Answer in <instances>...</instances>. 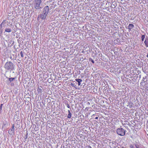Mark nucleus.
I'll return each instance as SVG.
<instances>
[{"label":"nucleus","instance_id":"nucleus-22","mask_svg":"<svg viewBox=\"0 0 148 148\" xmlns=\"http://www.w3.org/2000/svg\"><path fill=\"white\" fill-rule=\"evenodd\" d=\"M20 54L21 57H23V53L22 51H21Z\"/></svg>","mask_w":148,"mask_h":148},{"label":"nucleus","instance_id":"nucleus-13","mask_svg":"<svg viewBox=\"0 0 148 148\" xmlns=\"http://www.w3.org/2000/svg\"><path fill=\"white\" fill-rule=\"evenodd\" d=\"M68 112L69 114L67 116V118H70L71 116V112L69 110H68Z\"/></svg>","mask_w":148,"mask_h":148},{"label":"nucleus","instance_id":"nucleus-9","mask_svg":"<svg viewBox=\"0 0 148 148\" xmlns=\"http://www.w3.org/2000/svg\"><path fill=\"white\" fill-rule=\"evenodd\" d=\"M75 80L78 82V86L81 85V82L82 81V80L81 79H76Z\"/></svg>","mask_w":148,"mask_h":148},{"label":"nucleus","instance_id":"nucleus-28","mask_svg":"<svg viewBox=\"0 0 148 148\" xmlns=\"http://www.w3.org/2000/svg\"><path fill=\"white\" fill-rule=\"evenodd\" d=\"M146 77H147L146 76H145V77H143L142 80H145V79L146 78Z\"/></svg>","mask_w":148,"mask_h":148},{"label":"nucleus","instance_id":"nucleus-14","mask_svg":"<svg viewBox=\"0 0 148 148\" xmlns=\"http://www.w3.org/2000/svg\"><path fill=\"white\" fill-rule=\"evenodd\" d=\"M42 87L40 86V87H38L37 90L38 92L39 93H41L42 91Z\"/></svg>","mask_w":148,"mask_h":148},{"label":"nucleus","instance_id":"nucleus-19","mask_svg":"<svg viewBox=\"0 0 148 148\" xmlns=\"http://www.w3.org/2000/svg\"><path fill=\"white\" fill-rule=\"evenodd\" d=\"M14 79H15L14 78L11 77V78H9V80L10 81V82H11Z\"/></svg>","mask_w":148,"mask_h":148},{"label":"nucleus","instance_id":"nucleus-15","mask_svg":"<svg viewBox=\"0 0 148 148\" xmlns=\"http://www.w3.org/2000/svg\"><path fill=\"white\" fill-rule=\"evenodd\" d=\"M11 65H4V67L5 69L9 70L10 69Z\"/></svg>","mask_w":148,"mask_h":148},{"label":"nucleus","instance_id":"nucleus-27","mask_svg":"<svg viewBox=\"0 0 148 148\" xmlns=\"http://www.w3.org/2000/svg\"><path fill=\"white\" fill-rule=\"evenodd\" d=\"M27 134H26V135L25 136V139H27Z\"/></svg>","mask_w":148,"mask_h":148},{"label":"nucleus","instance_id":"nucleus-20","mask_svg":"<svg viewBox=\"0 0 148 148\" xmlns=\"http://www.w3.org/2000/svg\"><path fill=\"white\" fill-rule=\"evenodd\" d=\"M145 38V35H142L141 36V40L142 41H143Z\"/></svg>","mask_w":148,"mask_h":148},{"label":"nucleus","instance_id":"nucleus-11","mask_svg":"<svg viewBox=\"0 0 148 148\" xmlns=\"http://www.w3.org/2000/svg\"><path fill=\"white\" fill-rule=\"evenodd\" d=\"M144 43L145 46L147 47H148V38H146L145 40L144 41Z\"/></svg>","mask_w":148,"mask_h":148},{"label":"nucleus","instance_id":"nucleus-16","mask_svg":"<svg viewBox=\"0 0 148 148\" xmlns=\"http://www.w3.org/2000/svg\"><path fill=\"white\" fill-rule=\"evenodd\" d=\"M89 62H92V63L93 64H94L95 63H96V62H97V61L95 60V62L94 61V60L91 58H90L89 59Z\"/></svg>","mask_w":148,"mask_h":148},{"label":"nucleus","instance_id":"nucleus-21","mask_svg":"<svg viewBox=\"0 0 148 148\" xmlns=\"http://www.w3.org/2000/svg\"><path fill=\"white\" fill-rule=\"evenodd\" d=\"M3 32V30L2 29L0 28V36L1 35Z\"/></svg>","mask_w":148,"mask_h":148},{"label":"nucleus","instance_id":"nucleus-30","mask_svg":"<svg viewBox=\"0 0 148 148\" xmlns=\"http://www.w3.org/2000/svg\"><path fill=\"white\" fill-rule=\"evenodd\" d=\"M112 8H114V7H115V6L113 4L112 5Z\"/></svg>","mask_w":148,"mask_h":148},{"label":"nucleus","instance_id":"nucleus-1","mask_svg":"<svg viewBox=\"0 0 148 148\" xmlns=\"http://www.w3.org/2000/svg\"><path fill=\"white\" fill-rule=\"evenodd\" d=\"M126 131V130H125L123 128H119L117 129L116 132L120 136H123L125 135Z\"/></svg>","mask_w":148,"mask_h":148},{"label":"nucleus","instance_id":"nucleus-35","mask_svg":"<svg viewBox=\"0 0 148 148\" xmlns=\"http://www.w3.org/2000/svg\"><path fill=\"white\" fill-rule=\"evenodd\" d=\"M79 66H82V65H79Z\"/></svg>","mask_w":148,"mask_h":148},{"label":"nucleus","instance_id":"nucleus-5","mask_svg":"<svg viewBox=\"0 0 148 148\" xmlns=\"http://www.w3.org/2000/svg\"><path fill=\"white\" fill-rule=\"evenodd\" d=\"M47 15V14L42 13V14H40L38 16V18H40L42 20L45 19L46 18Z\"/></svg>","mask_w":148,"mask_h":148},{"label":"nucleus","instance_id":"nucleus-36","mask_svg":"<svg viewBox=\"0 0 148 148\" xmlns=\"http://www.w3.org/2000/svg\"><path fill=\"white\" fill-rule=\"evenodd\" d=\"M131 107H132V106H131V107L130 106V108H131Z\"/></svg>","mask_w":148,"mask_h":148},{"label":"nucleus","instance_id":"nucleus-7","mask_svg":"<svg viewBox=\"0 0 148 148\" xmlns=\"http://www.w3.org/2000/svg\"><path fill=\"white\" fill-rule=\"evenodd\" d=\"M6 24H7L6 23L5 20H4L0 25V28L2 29L3 27H5V26Z\"/></svg>","mask_w":148,"mask_h":148},{"label":"nucleus","instance_id":"nucleus-12","mask_svg":"<svg viewBox=\"0 0 148 148\" xmlns=\"http://www.w3.org/2000/svg\"><path fill=\"white\" fill-rule=\"evenodd\" d=\"M60 66L61 68H64V71H66V69H68L67 67H68V65H60Z\"/></svg>","mask_w":148,"mask_h":148},{"label":"nucleus","instance_id":"nucleus-32","mask_svg":"<svg viewBox=\"0 0 148 148\" xmlns=\"http://www.w3.org/2000/svg\"><path fill=\"white\" fill-rule=\"evenodd\" d=\"M95 119H98V117H96L95 118Z\"/></svg>","mask_w":148,"mask_h":148},{"label":"nucleus","instance_id":"nucleus-34","mask_svg":"<svg viewBox=\"0 0 148 148\" xmlns=\"http://www.w3.org/2000/svg\"><path fill=\"white\" fill-rule=\"evenodd\" d=\"M146 56H147V58H148V53H147V55Z\"/></svg>","mask_w":148,"mask_h":148},{"label":"nucleus","instance_id":"nucleus-25","mask_svg":"<svg viewBox=\"0 0 148 148\" xmlns=\"http://www.w3.org/2000/svg\"><path fill=\"white\" fill-rule=\"evenodd\" d=\"M130 146L131 148H134V146L132 144L130 145Z\"/></svg>","mask_w":148,"mask_h":148},{"label":"nucleus","instance_id":"nucleus-10","mask_svg":"<svg viewBox=\"0 0 148 148\" xmlns=\"http://www.w3.org/2000/svg\"><path fill=\"white\" fill-rule=\"evenodd\" d=\"M134 27V25L132 24H130L128 26V29H129V32L131 30V29Z\"/></svg>","mask_w":148,"mask_h":148},{"label":"nucleus","instance_id":"nucleus-29","mask_svg":"<svg viewBox=\"0 0 148 148\" xmlns=\"http://www.w3.org/2000/svg\"><path fill=\"white\" fill-rule=\"evenodd\" d=\"M3 104H1V106H0V109H1V108L2 107V106H3Z\"/></svg>","mask_w":148,"mask_h":148},{"label":"nucleus","instance_id":"nucleus-33","mask_svg":"<svg viewBox=\"0 0 148 148\" xmlns=\"http://www.w3.org/2000/svg\"><path fill=\"white\" fill-rule=\"evenodd\" d=\"M63 64H66V63H64L65 62V61H63Z\"/></svg>","mask_w":148,"mask_h":148},{"label":"nucleus","instance_id":"nucleus-24","mask_svg":"<svg viewBox=\"0 0 148 148\" xmlns=\"http://www.w3.org/2000/svg\"><path fill=\"white\" fill-rule=\"evenodd\" d=\"M84 66L83 67L82 66V67H80L79 69L80 70H82L83 69H84Z\"/></svg>","mask_w":148,"mask_h":148},{"label":"nucleus","instance_id":"nucleus-26","mask_svg":"<svg viewBox=\"0 0 148 148\" xmlns=\"http://www.w3.org/2000/svg\"><path fill=\"white\" fill-rule=\"evenodd\" d=\"M66 106H67V108H70V106L67 103L66 104Z\"/></svg>","mask_w":148,"mask_h":148},{"label":"nucleus","instance_id":"nucleus-3","mask_svg":"<svg viewBox=\"0 0 148 148\" xmlns=\"http://www.w3.org/2000/svg\"><path fill=\"white\" fill-rule=\"evenodd\" d=\"M12 31L11 27L9 25L7 24L5 26V32H3V33L5 34V32L10 33L12 32Z\"/></svg>","mask_w":148,"mask_h":148},{"label":"nucleus","instance_id":"nucleus-2","mask_svg":"<svg viewBox=\"0 0 148 148\" xmlns=\"http://www.w3.org/2000/svg\"><path fill=\"white\" fill-rule=\"evenodd\" d=\"M42 2L41 0H35L34 7L37 10H39L41 8V3Z\"/></svg>","mask_w":148,"mask_h":148},{"label":"nucleus","instance_id":"nucleus-23","mask_svg":"<svg viewBox=\"0 0 148 148\" xmlns=\"http://www.w3.org/2000/svg\"><path fill=\"white\" fill-rule=\"evenodd\" d=\"M8 64H9L10 65H12V63L11 62H6V63L5 64V65H8Z\"/></svg>","mask_w":148,"mask_h":148},{"label":"nucleus","instance_id":"nucleus-17","mask_svg":"<svg viewBox=\"0 0 148 148\" xmlns=\"http://www.w3.org/2000/svg\"><path fill=\"white\" fill-rule=\"evenodd\" d=\"M135 146L136 148H140L141 147L138 144H135Z\"/></svg>","mask_w":148,"mask_h":148},{"label":"nucleus","instance_id":"nucleus-31","mask_svg":"<svg viewBox=\"0 0 148 148\" xmlns=\"http://www.w3.org/2000/svg\"><path fill=\"white\" fill-rule=\"evenodd\" d=\"M88 148H92L90 146H88Z\"/></svg>","mask_w":148,"mask_h":148},{"label":"nucleus","instance_id":"nucleus-6","mask_svg":"<svg viewBox=\"0 0 148 148\" xmlns=\"http://www.w3.org/2000/svg\"><path fill=\"white\" fill-rule=\"evenodd\" d=\"M14 124H13L12 127L8 131L9 134L10 135H12L14 133Z\"/></svg>","mask_w":148,"mask_h":148},{"label":"nucleus","instance_id":"nucleus-8","mask_svg":"<svg viewBox=\"0 0 148 148\" xmlns=\"http://www.w3.org/2000/svg\"><path fill=\"white\" fill-rule=\"evenodd\" d=\"M147 82L145 81V80H142L141 82L140 83V85L142 86H144L146 85Z\"/></svg>","mask_w":148,"mask_h":148},{"label":"nucleus","instance_id":"nucleus-4","mask_svg":"<svg viewBox=\"0 0 148 148\" xmlns=\"http://www.w3.org/2000/svg\"><path fill=\"white\" fill-rule=\"evenodd\" d=\"M49 10V8L48 6H45L43 9L42 13H44L47 15Z\"/></svg>","mask_w":148,"mask_h":148},{"label":"nucleus","instance_id":"nucleus-18","mask_svg":"<svg viewBox=\"0 0 148 148\" xmlns=\"http://www.w3.org/2000/svg\"><path fill=\"white\" fill-rule=\"evenodd\" d=\"M71 85L73 87H74L75 88H76V84H75V83H71Z\"/></svg>","mask_w":148,"mask_h":148}]
</instances>
